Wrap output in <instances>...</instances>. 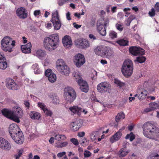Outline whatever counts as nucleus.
I'll use <instances>...</instances> for the list:
<instances>
[{"mask_svg": "<svg viewBox=\"0 0 159 159\" xmlns=\"http://www.w3.org/2000/svg\"><path fill=\"white\" fill-rule=\"evenodd\" d=\"M2 112L5 116L18 123L20 122L19 118L23 115L22 109L18 106H14L12 111L5 109L2 110Z\"/></svg>", "mask_w": 159, "mask_h": 159, "instance_id": "nucleus-1", "label": "nucleus"}, {"mask_svg": "<svg viewBox=\"0 0 159 159\" xmlns=\"http://www.w3.org/2000/svg\"><path fill=\"white\" fill-rule=\"evenodd\" d=\"M58 35L55 34L45 37L43 40V45L45 48L48 51L54 49L59 43Z\"/></svg>", "mask_w": 159, "mask_h": 159, "instance_id": "nucleus-2", "label": "nucleus"}, {"mask_svg": "<svg viewBox=\"0 0 159 159\" xmlns=\"http://www.w3.org/2000/svg\"><path fill=\"white\" fill-rule=\"evenodd\" d=\"M133 64L131 60L129 59L125 60L121 69L123 75L127 78L130 77L133 73Z\"/></svg>", "mask_w": 159, "mask_h": 159, "instance_id": "nucleus-3", "label": "nucleus"}, {"mask_svg": "<svg viewBox=\"0 0 159 159\" xmlns=\"http://www.w3.org/2000/svg\"><path fill=\"white\" fill-rule=\"evenodd\" d=\"M1 44L2 49L3 51L11 52L15 45V42L9 37L6 36L2 40Z\"/></svg>", "mask_w": 159, "mask_h": 159, "instance_id": "nucleus-4", "label": "nucleus"}, {"mask_svg": "<svg viewBox=\"0 0 159 159\" xmlns=\"http://www.w3.org/2000/svg\"><path fill=\"white\" fill-rule=\"evenodd\" d=\"M158 128L153 124L146 122L143 126V134L146 137L150 139Z\"/></svg>", "mask_w": 159, "mask_h": 159, "instance_id": "nucleus-5", "label": "nucleus"}, {"mask_svg": "<svg viewBox=\"0 0 159 159\" xmlns=\"http://www.w3.org/2000/svg\"><path fill=\"white\" fill-rule=\"evenodd\" d=\"M64 96L67 102L71 103L75 99L76 94L75 90L72 88L67 87L64 89Z\"/></svg>", "mask_w": 159, "mask_h": 159, "instance_id": "nucleus-6", "label": "nucleus"}, {"mask_svg": "<svg viewBox=\"0 0 159 159\" xmlns=\"http://www.w3.org/2000/svg\"><path fill=\"white\" fill-rule=\"evenodd\" d=\"M56 67L57 70L62 75H67L70 73L69 67L66 65L64 61L62 59H59L57 60L56 62Z\"/></svg>", "mask_w": 159, "mask_h": 159, "instance_id": "nucleus-7", "label": "nucleus"}, {"mask_svg": "<svg viewBox=\"0 0 159 159\" xmlns=\"http://www.w3.org/2000/svg\"><path fill=\"white\" fill-rule=\"evenodd\" d=\"M73 75L75 77L76 81L80 86L81 90L83 92L87 93L89 90V86L87 82L83 80L78 74V73L74 72Z\"/></svg>", "mask_w": 159, "mask_h": 159, "instance_id": "nucleus-8", "label": "nucleus"}, {"mask_svg": "<svg viewBox=\"0 0 159 159\" xmlns=\"http://www.w3.org/2000/svg\"><path fill=\"white\" fill-rule=\"evenodd\" d=\"M51 21L52 23L55 30H57L60 28L61 24L59 19L58 12L57 10L52 13V18Z\"/></svg>", "mask_w": 159, "mask_h": 159, "instance_id": "nucleus-9", "label": "nucleus"}, {"mask_svg": "<svg viewBox=\"0 0 159 159\" xmlns=\"http://www.w3.org/2000/svg\"><path fill=\"white\" fill-rule=\"evenodd\" d=\"M109 48L105 46H99L94 49L95 54L102 57L108 55Z\"/></svg>", "mask_w": 159, "mask_h": 159, "instance_id": "nucleus-10", "label": "nucleus"}, {"mask_svg": "<svg viewBox=\"0 0 159 159\" xmlns=\"http://www.w3.org/2000/svg\"><path fill=\"white\" fill-rule=\"evenodd\" d=\"M129 52L133 55H143L145 53V50L143 49L136 46H132L129 48Z\"/></svg>", "mask_w": 159, "mask_h": 159, "instance_id": "nucleus-11", "label": "nucleus"}, {"mask_svg": "<svg viewBox=\"0 0 159 159\" xmlns=\"http://www.w3.org/2000/svg\"><path fill=\"white\" fill-rule=\"evenodd\" d=\"M74 61L76 66L80 67L85 62V59L83 55L79 53L75 56Z\"/></svg>", "mask_w": 159, "mask_h": 159, "instance_id": "nucleus-12", "label": "nucleus"}, {"mask_svg": "<svg viewBox=\"0 0 159 159\" xmlns=\"http://www.w3.org/2000/svg\"><path fill=\"white\" fill-rule=\"evenodd\" d=\"M103 27V20H99L97 23V30L100 35L105 36L106 34V28Z\"/></svg>", "mask_w": 159, "mask_h": 159, "instance_id": "nucleus-13", "label": "nucleus"}, {"mask_svg": "<svg viewBox=\"0 0 159 159\" xmlns=\"http://www.w3.org/2000/svg\"><path fill=\"white\" fill-rule=\"evenodd\" d=\"M11 137L14 141L18 144H22L24 140V138L22 132H19Z\"/></svg>", "mask_w": 159, "mask_h": 159, "instance_id": "nucleus-14", "label": "nucleus"}, {"mask_svg": "<svg viewBox=\"0 0 159 159\" xmlns=\"http://www.w3.org/2000/svg\"><path fill=\"white\" fill-rule=\"evenodd\" d=\"M110 87V85L106 82H102L97 86V89L101 93H104L107 92Z\"/></svg>", "mask_w": 159, "mask_h": 159, "instance_id": "nucleus-15", "label": "nucleus"}, {"mask_svg": "<svg viewBox=\"0 0 159 159\" xmlns=\"http://www.w3.org/2000/svg\"><path fill=\"white\" fill-rule=\"evenodd\" d=\"M16 14L20 19H24L27 16V11L24 7L18 8L16 11Z\"/></svg>", "mask_w": 159, "mask_h": 159, "instance_id": "nucleus-16", "label": "nucleus"}, {"mask_svg": "<svg viewBox=\"0 0 159 159\" xmlns=\"http://www.w3.org/2000/svg\"><path fill=\"white\" fill-rule=\"evenodd\" d=\"M45 75L48 77V80L51 83L55 82L57 80V76L54 73L52 72L50 69L47 70L45 71Z\"/></svg>", "mask_w": 159, "mask_h": 159, "instance_id": "nucleus-17", "label": "nucleus"}, {"mask_svg": "<svg viewBox=\"0 0 159 159\" xmlns=\"http://www.w3.org/2000/svg\"><path fill=\"white\" fill-rule=\"evenodd\" d=\"M6 86L10 89L16 90L19 88L18 85L16 84L13 80L11 79H7Z\"/></svg>", "mask_w": 159, "mask_h": 159, "instance_id": "nucleus-18", "label": "nucleus"}, {"mask_svg": "<svg viewBox=\"0 0 159 159\" xmlns=\"http://www.w3.org/2000/svg\"><path fill=\"white\" fill-rule=\"evenodd\" d=\"M9 132L11 137L21 131H20V129L18 126L16 124L13 123L10 125Z\"/></svg>", "mask_w": 159, "mask_h": 159, "instance_id": "nucleus-19", "label": "nucleus"}, {"mask_svg": "<svg viewBox=\"0 0 159 159\" xmlns=\"http://www.w3.org/2000/svg\"><path fill=\"white\" fill-rule=\"evenodd\" d=\"M62 43L64 46L66 48H69L72 45V42L70 37L65 36L62 39Z\"/></svg>", "mask_w": 159, "mask_h": 159, "instance_id": "nucleus-20", "label": "nucleus"}, {"mask_svg": "<svg viewBox=\"0 0 159 159\" xmlns=\"http://www.w3.org/2000/svg\"><path fill=\"white\" fill-rule=\"evenodd\" d=\"M100 134V132L99 131L92 132L90 133V139L92 141L96 140L98 139V141L99 142L102 139L99 137Z\"/></svg>", "mask_w": 159, "mask_h": 159, "instance_id": "nucleus-21", "label": "nucleus"}, {"mask_svg": "<svg viewBox=\"0 0 159 159\" xmlns=\"http://www.w3.org/2000/svg\"><path fill=\"white\" fill-rule=\"evenodd\" d=\"M70 125L72 130L74 131H76L78 130L81 127V123L80 121L78 120L71 123Z\"/></svg>", "mask_w": 159, "mask_h": 159, "instance_id": "nucleus-22", "label": "nucleus"}, {"mask_svg": "<svg viewBox=\"0 0 159 159\" xmlns=\"http://www.w3.org/2000/svg\"><path fill=\"white\" fill-rule=\"evenodd\" d=\"M31 47V44L30 43H29L26 44L22 45L21 49L22 52L26 54L30 53Z\"/></svg>", "mask_w": 159, "mask_h": 159, "instance_id": "nucleus-23", "label": "nucleus"}, {"mask_svg": "<svg viewBox=\"0 0 159 159\" xmlns=\"http://www.w3.org/2000/svg\"><path fill=\"white\" fill-rule=\"evenodd\" d=\"M122 133L120 131H118L114 134L110 139L111 143H114L119 140L121 138Z\"/></svg>", "mask_w": 159, "mask_h": 159, "instance_id": "nucleus-24", "label": "nucleus"}, {"mask_svg": "<svg viewBox=\"0 0 159 159\" xmlns=\"http://www.w3.org/2000/svg\"><path fill=\"white\" fill-rule=\"evenodd\" d=\"M29 115L32 119L34 120H39L41 116L40 114L39 113L35 111H30Z\"/></svg>", "mask_w": 159, "mask_h": 159, "instance_id": "nucleus-25", "label": "nucleus"}, {"mask_svg": "<svg viewBox=\"0 0 159 159\" xmlns=\"http://www.w3.org/2000/svg\"><path fill=\"white\" fill-rule=\"evenodd\" d=\"M0 148L3 150L8 151L11 149V146L10 143L6 140Z\"/></svg>", "mask_w": 159, "mask_h": 159, "instance_id": "nucleus-26", "label": "nucleus"}, {"mask_svg": "<svg viewBox=\"0 0 159 159\" xmlns=\"http://www.w3.org/2000/svg\"><path fill=\"white\" fill-rule=\"evenodd\" d=\"M32 69L34 70V73L36 74H39L42 73V70L37 63L33 65L32 66Z\"/></svg>", "mask_w": 159, "mask_h": 159, "instance_id": "nucleus-27", "label": "nucleus"}, {"mask_svg": "<svg viewBox=\"0 0 159 159\" xmlns=\"http://www.w3.org/2000/svg\"><path fill=\"white\" fill-rule=\"evenodd\" d=\"M34 55L39 59H41L45 56L46 53L45 51L41 49H39L36 51Z\"/></svg>", "mask_w": 159, "mask_h": 159, "instance_id": "nucleus-28", "label": "nucleus"}, {"mask_svg": "<svg viewBox=\"0 0 159 159\" xmlns=\"http://www.w3.org/2000/svg\"><path fill=\"white\" fill-rule=\"evenodd\" d=\"M129 150H126L124 148L121 149L119 152V155L120 157H124L126 156L129 152Z\"/></svg>", "mask_w": 159, "mask_h": 159, "instance_id": "nucleus-29", "label": "nucleus"}, {"mask_svg": "<svg viewBox=\"0 0 159 159\" xmlns=\"http://www.w3.org/2000/svg\"><path fill=\"white\" fill-rule=\"evenodd\" d=\"M69 109L74 114L77 113L78 114L79 113L82 111V109L77 106L70 107Z\"/></svg>", "mask_w": 159, "mask_h": 159, "instance_id": "nucleus-30", "label": "nucleus"}, {"mask_svg": "<svg viewBox=\"0 0 159 159\" xmlns=\"http://www.w3.org/2000/svg\"><path fill=\"white\" fill-rule=\"evenodd\" d=\"M155 140L159 141V128H158L156 131L154 132V134L152 135V137L150 138Z\"/></svg>", "mask_w": 159, "mask_h": 159, "instance_id": "nucleus-31", "label": "nucleus"}, {"mask_svg": "<svg viewBox=\"0 0 159 159\" xmlns=\"http://www.w3.org/2000/svg\"><path fill=\"white\" fill-rule=\"evenodd\" d=\"M79 46L83 48H88L89 47L90 44L89 41L87 40H84L82 41L79 44Z\"/></svg>", "mask_w": 159, "mask_h": 159, "instance_id": "nucleus-32", "label": "nucleus"}, {"mask_svg": "<svg viewBox=\"0 0 159 159\" xmlns=\"http://www.w3.org/2000/svg\"><path fill=\"white\" fill-rule=\"evenodd\" d=\"M7 62L6 59H3L0 61V69L2 70H5L7 67Z\"/></svg>", "mask_w": 159, "mask_h": 159, "instance_id": "nucleus-33", "label": "nucleus"}, {"mask_svg": "<svg viewBox=\"0 0 159 159\" xmlns=\"http://www.w3.org/2000/svg\"><path fill=\"white\" fill-rule=\"evenodd\" d=\"M116 42L121 46H125L128 45V41L123 39L118 40L116 41Z\"/></svg>", "mask_w": 159, "mask_h": 159, "instance_id": "nucleus-34", "label": "nucleus"}, {"mask_svg": "<svg viewBox=\"0 0 159 159\" xmlns=\"http://www.w3.org/2000/svg\"><path fill=\"white\" fill-rule=\"evenodd\" d=\"M125 117V115L123 112H120L116 116L115 120L116 122H118L120 120L123 119Z\"/></svg>", "mask_w": 159, "mask_h": 159, "instance_id": "nucleus-35", "label": "nucleus"}, {"mask_svg": "<svg viewBox=\"0 0 159 159\" xmlns=\"http://www.w3.org/2000/svg\"><path fill=\"white\" fill-rule=\"evenodd\" d=\"M55 139L58 141L64 140L66 139V137L64 135L58 134L55 135Z\"/></svg>", "mask_w": 159, "mask_h": 159, "instance_id": "nucleus-36", "label": "nucleus"}, {"mask_svg": "<svg viewBox=\"0 0 159 159\" xmlns=\"http://www.w3.org/2000/svg\"><path fill=\"white\" fill-rule=\"evenodd\" d=\"M68 144V142L66 141L63 142H59L56 143V146L57 148H62L66 146Z\"/></svg>", "mask_w": 159, "mask_h": 159, "instance_id": "nucleus-37", "label": "nucleus"}, {"mask_svg": "<svg viewBox=\"0 0 159 159\" xmlns=\"http://www.w3.org/2000/svg\"><path fill=\"white\" fill-rule=\"evenodd\" d=\"M52 98V102L55 104H57L59 103V99L58 97L55 95H52L51 96Z\"/></svg>", "mask_w": 159, "mask_h": 159, "instance_id": "nucleus-38", "label": "nucleus"}, {"mask_svg": "<svg viewBox=\"0 0 159 159\" xmlns=\"http://www.w3.org/2000/svg\"><path fill=\"white\" fill-rule=\"evenodd\" d=\"M116 27L117 30L120 32L122 31L124 29L123 25L120 22L116 23L115 25Z\"/></svg>", "mask_w": 159, "mask_h": 159, "instance_id": "nucleus-39", "label": "nucleus"}, {"mask_svg": "<svg viewBox=\"0 0 159 159\" xmlns=\"http://www.w3.org/2000/svg\"><path fill=\"white\" fill-rule=\"evenodd\" d=\"M80 142H81V145L84 146L88 145L89 143V141L85 137H84Z\"/></svg>", "mask_w": 159, "mask_h": 159, "instance_id": "nucleus-40", "label": "nucleus"}, {"mask_svg": "<svg viewBox=\"0 0 159 159\" xmlns=\"http://www.w3.org/2000/svg\"><path fill=\"white\" fill-rule=\"evenodd\" d=\"M149 106L152 108L153 110L158 109L159 108V106L158 103L154 102L152 103H151L149 104Z\"/></svg>", "mask_w": 159, "mask_h": 159, "instance_id": "nucleus-41", "label": "nucleus"}, {"mask_svg": "<svg viewBox=\"0 0 159 159\" xmlns=\"http://www.w3.org/2000/svg\"><path fill=\"white\" fill-rule=\"evenodd\" d=\"M109 36L112 39L116 38L117 37V33L114 31H110Z\"/></svg>", "mask_w": 159, "mask_h": 159, "instance_id": "nucleus-42", "label": "nucleus"}, {"mask_svg": "<svg viewBox=\"0 0 159 159\" xmlns=\"http://www.w3.org/2000/svg\"><path fill=\"white\" fill-rule=\"evenodd\" d=\"M146 60V58L144 57L141 56L136 57V61L139 63H143Z\"/></svg>", "mask_w": 159, "mask_h": 159, "instance_id": "nucleus-43", "label": "nucleus"}, {"mask_svg": "<svg viewBox=\"0 0 159 159\" xmlns=\"http://www.w3.org/2000/svg\"><path fill=\"white\" fill-rule=\"evenodd\" d=\"M147 93V92L146 91L144 90L143 91L141 92V94H139L138 96L139 98L141 99H143L146 97Z\"/></svg>", "mask_w": 159, "mask_h": 159, "instance_id": "nucleus-44", "label": "nucleus"}, {"mask_svg": "<svg viewBox=\"0 0 159 159\" xmlns=\"http://www.w3.org/2000/svg\"><path fill=\"white\" fill-rule=\"evenodd\" d=\"M38 106L40 107L43 111H44L47 108L45 105L43 103L39 102L38 103Z\"/></svg>", "mask_w": 159, "mask_h": 159, "instance_id": "nucleus-45", "label": "nucleus"}, {"mask_svg": "<svg viewBox=\"0 0 159 159\" xmlns=\"http://www.w3.org/2000/svg\"><path fill=\"white\" fill-rule=\"evenodd\" d=\"M149 16L151 17H153L155 15V10L153 8L151 9V11L148 12Z\"/></svg>", "mask_w": 159, "mask_h": 159, "instance_id": "nucleus-46", "label": "nucleus"}, {"mask_svg": "<svg viewBox=\"0 0 159 159\" xmlns=\"http://www.w3.org/2000/svg\"><path fill=\"white\" fill-rule=\"evenodd\" d=\"M84 157H88L90 156L91 153L89 151L87 150H85L84 151Z\"/></svg>", "mask_w": 159, "mask_h": 159, "instance_id": "nucleus-47", "label": "nucleus"}, {"mask_svg": "<svg viewBox=\"0 0 159 159\" xmlns=\"http://www.w3.org/2000/svg\"><path fill=\"white\" fill-rule=\"evenodd\" d=\"M70 141L75 145H78L79 143L77 140L75 138H72L70 139Z\"/></svg>", "mask_w": 159, "mask_h": 159, "instance_id": "nucleus-48", "label": "nucleus"}, {"mask_svg": "<svg viewBox=\"0 0 159 159\" xmlns=\"http://www.w3.org/2000/svg\"><path fill=\"white\" fill-rule=\"evenodd\" d=\"M43 111L48 116H51L52 115V112L51 111L48 110L47 108Z\"/></svg>", "mask_w": 159, "mask_h": 159, "instance_id": "nucleus-49", "label": "nucleus"}, {"mask_svg": "<svg viewBox=\"0 0 159 159\" xmlns=\"http://www.w3.org/2000/svg\"><path fill=\"white\" fill-rule=\"evenodd\" d=\"M115 83L120 87H122L124 85V83H122L118 80H115Z\"/></svg>", "mask_w": 159, "mask_h": 159, "instance_id": "nucleus-50", "label": "nucleus"}, {"mask_svg": "<svg viewBox=\"0 0 159 159\" xmlns=\"http://www.w3.org/2000/svg\"><path fill=\"white\" fill-rule=\"evenodd\" d=\"M23 151V150H19L18 152V154L17 155H15V157H18L19 158H20V157L21 156V155L22 154Z\"/></svg>", "mask_w": 159, "mask_h": 159, "instance_id": "nucleus-51", "label": "nucleus"}, {"mask_svg": "<svg viewBox=\"0 0 159 159\" xmlns=\"http://www.w3.org/2000/svg\"><path fill=\"white\" fill-rule=\"evenodd\" d=\"M3 59H6L5 54L3 52H0V61L2 60Z\"/></svg>", "mask_w": 159, "mask_h": 159, "instance_id": "nucleus-52", "label": "nucleus"}, {"mask_svg": "<svg viewBox=\"0 0 159 159\" xmlns=\"http://www.w3.org/2000/svg\"><path fill=\"white\" fill-rule=\"evenodd\" d=\"M156 11L157 12H159V2H157L155 5Z\"/></svg>", "mask_w": 159, "mask_h": 159, "instance_id": "nucleus-53", "label": "nucleus"}, {"mask_svg": "<svg viewBox=\"0 0 159 159\" xmlns=\"http://www.w3.org/2000/svg\"><path fill=\"white\" fill-rule=\"evenodd\" d=\"M45 26L48 29H50L52 27V25L51 23H46Z\"/></svg>", "mask_w": 159, "mask_h": 159, "instance_id": "nucleus-54", "label": "nucleus"}, {"mask_svg": "<svg viewBox=\"0 0 159 159\" xmlns=\"http://www.w3.org/2000/svg\"><path fill=\"white\" fill-rule=\"evenodd\" d=\"M149 158L150 159H159V155L157 154L154 156H150Z\"/></svg>", "mask_w": 159, "mask_h": 159, "instance_id": "nucleus-55", "label": "nucleus"}, {"mask_svg": "<svg viewBox=\"0 0 159 159\" xmlns=\"http://www.w3.org/2000/svg\"><path fill=\"white\" fill-rule=\"evenodd\" d=\"M66 18L68 20H71V18L70 16V12L69 11H68L66 13Z\"/></svg>", "mask_w": 159, "mask_h": 159, "instance_id": "nucleus-56", "label": "nucleus"}, {"mask_svg": "<svg viewBox=\"0 0 159 159\" xmlns=\"http://www.w3.org/2000/svg\"><path fill=\"white\" fill-rule=\"evenodd\" d=\"M130 136L129 140L130 141H132L135 138V136L133 134L132 132L130 133Z\"/></svg>", "mask_w": 159, "mask_h": 159, "instance_id": "nucleus-57", "label": "nucleus"}, {"mask_svg": "<svg viewBox=\"0 0 159 159\" xmlns=\"http://www.w3.org/2000/svg\"><path fill=\"white\" fill-rule=\"evenodd\" d=\"M40 13V10H36L34 11V15L36 16L39 15Z\"/></svg>", "mask_w": 159, "mask_h": 159, "instance_id": "nucleus-58", "label": "nucleus"}, {"mask_svg": "<svg viewBox=\"0 0 159 159\" xmlns=\"http://www.w3.org/2000/svg\"><path fill=\"white\" fill-rule=\"evenodd\" d=\"M24 104L25 105V106L28 109H29L30 108V103L27 101H25Z\"/></svg>", "mask_w": 159, "mask_h": 159, "instance_id": "nucleus-59", "label": "nucleus"}, {"mask_svg": "<svg viewBox=\"0 0 159 159\" xmlns=\"http://www.w3.org/2000/svg\"><path fill=\"white\" fill-rule=\"evenodd\" d=\"M66 154L65 152H60L57 154V157H61Z\"/></svg>", "mask_w": 159, "mask_h": 159, "instance_id": "nucleus-60", "label": "nucleus"}, {"mask_svg": "<svg viewBox=\"0 0 159 159\" xmlns=\"http://www.w3.org/2000/svg\"><path fill=\"white\" fill-rule=\"evenodd\" d=\"M89 37L90 39L95 40L96 39V38L93 34H90L89 35Z\"/></svg>", "mask_w": 159, "mask_h": 159, "instance_id": "nucleus-61", "label": "nucleus"}, {"mask_svg": "<svg viewBox=\"0 0 159 159\" xmlns=\"http://www.w3.org/2000/svg\"><path fill=\"white\" fill-rule=\"evenodd\" d=\"M152 110H152V107H150V108H147L145 109L144 110V111L146 112H149Z\"/></svg>", "mask_w": 159, "mask_h": 159, "instance_id": "nucleus-62", "label": "nucleus"}, {"mask_svg": "<svg viewBox=\"0 0 159 159\" xmlns=\"http://www.w3.org/2000/svg\"><path fill=\"white\" fill-rule=\"evenodd\" d=\"M135 17L134 15H132L130 16L129 18H128V19L132 21L133 20L135 19Z\"/></svg>", "mask_w": 159, "mask_h": 159, "instance_id": "nucleus-63", "label": "nucleus"}, {"mask_svg": "<svg viewBox=\"0 0 159 159\" xmlns=\"http://www.w3.org/2000/svg\"><path fill=\"white\" fill-rule=\"evenodd\" d=\"M117 8V7H113L111 8V11L112 13H115L116 12Z\"/></svg>", "mask_w": 159, "mask_h": 159, "instance_id": "nucleus-64", "label": "nucleus"}]
</instances>
